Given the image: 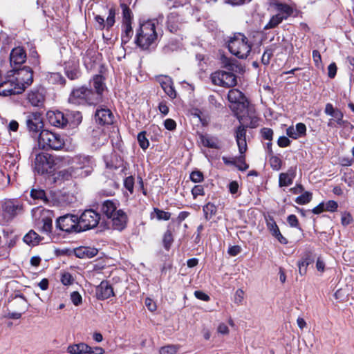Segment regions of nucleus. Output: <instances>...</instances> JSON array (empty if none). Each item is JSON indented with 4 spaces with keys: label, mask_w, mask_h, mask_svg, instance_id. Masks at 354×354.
Listing matches in <instances>:
<instances>
[{
    "label": "nucleus",
    "mask_w": 354,
    "mask_h": 354,
    "mask_svg": "<svg viewBox=\"0 0 354 354\" xmlns=\"http://www.w3.org/2000/svg\"><path fill=\"white\" fill-rule=\"evenodd\" d=\"M229 51L239 59H246L251 53L252 44L243 34L237 32L227 41Z\"/></svg>",
    "instance_id": "f257e3e1"
},
{
    "label": "nucleus",
    "mask_w": 354,
    "mask_h": 354,
    "mask_svg": "<svg viewBox=\"0 0 354 354\" xmlns=\"http://www.w3.org/2000/svg\"><path fill=\"white\" fill-rule=\"evenodd\" d=\"M156 20H149L140 24L137 30L136 43L142 49H148L155 44L158 34L156 30Z\"/></svg>",
    "instance_id": "f03ea898"
},
{
    "label": "nucleus",
    "mask_w": 354,
    "mask_h": 354,
    "mask_svg": "<svg viewBox=\"0 0 354 354\" xmlns=\"http://www.w3.org/2000/svg\"><path fill=\"white\" fill-rule=\"evenodd\" d=\"M72 165L66 170L71 177H85L93 169V160L89 156L80 155L72 160Z\"/></svg>",
    "instance_id": "7ed1b4c3"
},
{
    "label": "nucleus",
    "mask_w": 354,
    "mask_h": 354,
    "mask_svg": "<svg viewBox=\"0 0 354 354\" xmlns=\"http://www.w3.org/2000/svg\"><path fill=\"white\" fill-rule=\"evenodd\" d=\"M93 91L86 86L73 88L68 96V102L75 105H95L98 104Z\"/></svg>",
    "instance_id": "20e7f679"
},
{
    "label": "nucleus",
    "mask_w": 354,
    "mask_h": 354,
    "mask_svg": "<svg viewBox=\"0 0 354 354\" xmlns=\"http://www.w3.org/2000/svg\"><path fill=\"white\" fill-rule=\"evenodd\" d=\"M37 143L42 149L59 150L64 146V141L60 135L44 129L37 136Z\"/></svg>",
    "instance_id": "39448f33"
},
{
    "label": "nucleus",
    "mask_w": 354,
    "mask_h": 354,
    "mask_svg": "<svg viewBox=\"0 0 354 354\" xmlns=\"http://www.w3.org/2000/svg\"><path fill=\"white\" fill-rule=\"evenodd\" d=\"M246 130L245 127L241 125L237 128L236 131V141L240 153V156L236 158V165H234L238 167L239 170L245 171L248 168V165L245 161L244 153L247 150V142H246Z\"/></svg>",
    "instance_id": "423d86ee"
},
{
    "label": "nucleus",
    "mask_w": 354,
    "mask_h": 354,
    "mask_svg": "<svg viewBox=\"0 0 354 354\" xmlns=\"http://www.w3.org/2000/svg\"><path fill=\"white\" fill-rule=\"evenodd\" d=\"M10 77L14 80V82L18 87H23V91L33 82V72L28 66H24L19 69H13Z\"/></svg>",
    "instance_id": "0eeeda50"
},
{
    "label": "nucleus",
    "mask_w": 354,
    "mask_h": 354,
    "mask_svg": "<svg viewBox=\"0 0 354 354\" xmlns=\"http://www.w3.org/2000/svg\"><path fill=\"white\" fill-rule=\"evenodd\" d=\"M100 216L93 209L85 210L78 217L80 232L95 227L99 223Z\"/></svg>",
    "instance_id": "6e6552de"
},
{
    "label": "nucleus",
    "mask_w": 354,
    "mask_h": 354,
    "mask_svg": "<svg viewBox=\"0 0 354 354\" xmlns=\"http://www.w3.org/2000/svg\"><path fill=\"white\" fill-rule=\"evenodd\" d=\"M26 124L32 137H37L44 129V122L39 112H28L26 115Z\"/></svg>",
    "instance_id": "1a4fd4ad"
},
{
    "label": "nucleus",
    "mask_w": 354,
    "mask_h": 354,
    "mask_svg": "<svg viewBox=\"0 0 354 354\" xmlns=\"http://www.w3.org/2000/svg\"><path fill=\"white\" fill-rule=\"evenodd\" d=\"M324 112L326 115H330L331 118L328 122V127L330 128H339L346 127L350 124L347 120L343 119V113L337 109H335L333 106L328 103L326 105Z\"/></svg>",
    "instance_id": "9d476101"
},
{
    "label": "nucleus",
    "mask_w": 354,
    "mask_h": 354,
    "mask_svg": "<svg viewBox=\"0 0 354 354\" xmlns=\"http://www.w3.org/2000/svg\"><path fill=\"white\" fill-rule=\"evenodd\" d=\"M211 80L214 84L223 87H232L237 83L236 77L234 73L223 71L212 73Z\"/></svg>",
    "instance_id": "9b49d317"
},
{
    "label": "nucleus",
    "mask_w": 354,
    "mask_h": 354,
    "mask_svg": "<svg viewBox=\"0 0 354 354\" xmlns=\"http://www.w3.org/2000/svg\"><path fill=\"white\" fill-rule=\"evenodd\" d=\"M57 227L66 232H80L78 216L73 214H66L57 220Z\"/></svg>",
    "instance_id": "f8f14e48"
},
{
    "label": "nucleus",
    "mask_w": 354,
    "mask_h": 354,
    "mask_svg": "<svg viewBox=\"0 0 354 354\" xmlns=\"http://www.w3.org/2000/svg\"><path fill=\"white\" fill-rule=\"evenodd\" d=\"M23 209L22 204L16 199L6 200L2 205V210L4 216L7 219H11Z\"/></svg>",
    "instance_id": "ddd939ff"
},
{
    "label": "nucleus",
    "mask_w": 354,
    "mask_h": 354,
    "mask_svg": "<svg viewBox=\"0 0 354 354\" xmlns=\"http://www.w3.org/2000/svg\"><path fill=\"white\" fill-rule=\"evenodd\" d=\"M228 100L230 103L234 104L233 109L236 108L240 111L244 110L248 106V100L244 95L238 89L230 90L227 95Z\"/></svg>",
    "instance_id": "4468645a"
},
{
    "label": "nucleus",
    "mask_w": 354,
    "mask_h": 354,
    "mask_svg": "<svg viewBox=\"0 0 354 354\" xmlns=\"http://www.w3.org/2000/svg\"><path fill=\"white\" fill-rule=\"evenodd\" d=\"M115 10L113 8H110L109 10V15L106 19L100 15H96L95 17V21L97 25V28L100 30L102 29H110L115 24Z\"/></svg>",
    "instance_id": "2eb2a0df"
},
{
    "label": "nucleus",
    "mask_w": 354,
    "mask_h": 354,
    "mask_svg": "<svg viewBox=\"0 0 354 354\" xmlns=\"http://www.w3.org/2000/svg\"><path fill=\"white\" fill-rule=\"evenodd\" d=\"M22 92L23 87H18L11 77L9 80L0 83V95L9 96L19 94Z\"/></svg>",
    "instance_id": "dca6fc26"
},
{
    "label": "nucleus",
    "mask_w": 354,
    "mask_h": 354,
    "mask_svg": "<svg viewBox=\"0 0 354 354\" xmlns=\"http://www.w3.org/2000/svg\"><path fill=\"white\" fill-rule=\"evenodd\" d=\"M109 219L111 220L113 227L115 230L121 231L127 226L128 216L122 209H119Z\"/></svg>",
    "instance_id": "f3484780"
},
{
    "label": "nucleus",
    "mask_w": 354,
    "mask_h": 354,
    "mask_svg": "<svg viewBox=\"0 0 354 354\" xmlns=\"http://www.w3.org/2000/svg\"><path fill=\"white\" fill-rule=\"evenodd\" d=\"M47 118L50 124L57 127H64L68 124V118L59 111H50L47 113Z\"/></svg>",
    "instance_id": "a211bd4d"
},
{
    "label": "nucleus",
    "mask_w": 354,
    "mask_h": 354,
    "mask_svg": "<svg viewBox=\"0 0 354 354\" xmlns=\"http://www.w3.org/2000/svg\"><path fill=\"white\" fill-rule=\"evenodd\" d=\"M156 78L165 93L171 99L176 98V91L174 89L171 78L167 75H160Z\"/></svg>",
    "instance_id": "6ab92c4d"
},
{
    "label": "nucleus",
    "mask_w": 354,
    "mask_h": 354,
    "mask_svg": "<svg viewBox=\"0 0 354 354\" xmlns=\"http://www.w3.org/2000/svg\"><path fill=\"white\" fill-rule=\"evenodd\" d=\"M95 295L98 299L104 300L114 296L112 286L106 281H102L95 288Z\"/></svg>",
    "instance_id": "aec40b11"
},
{
    "label": "nucleus",
    "mask_w": 354,
    "mask_h": 354,
    "mask_svg": "<svg viewBox=\"0 0 354 354\" xmlns=\"http://www.w3.org/2000/svg\"><path fill=\"white\" fill-rule=\"evenodd\" d=\"M266 225L268 230L271 234L274 236L277 240L282 244H286L288 243L287 239L281 234L280 230L272 216H268L266 218Z\"/></svg>",
    "instance_id": "412c9836"
},
{
    "label": "nucleus",
    "mask_w": 354,
    "mask_h": 354,
    "mask_svg": "<svg viewBox=\"0 0 354 354\" xmlns=\"http://www.w3.org/2000/svg\"><path fill=\"white\" fill-rule=\"evenodd\" d=\"M93 86L94 87L95 91H93V95L96 96L97 102L98 103L102 101V93L106 88L105 84L104 82V78L102 75H97L93 79Z\"/></svg>",
    "instance_id": "4be33fe9"
},
{
    "label": "nucleus",
    "mask_w": 354,
    "mask_h": 354,
    "mask_svg": "<svg viewBox=\"0 0 354 354\" xmlns=\"http://www.w3.org/2000/svg\"><path fill=\"white\" fill-rule=\"evenodd\" d=\"M26 53L22 47L18 46L13 48L10 55L11 66L20 65L25 62Z\"/></svg>",
    "instance_id": "5701e85b"
},
{
    "label": "nucleus",
    "mask_w": 354,
    "mask_h": 354,
    "mask_svg": "<svg viewBox=\"0 0 354 354\" xmlns=\"http://www.w3.org/2000/svg\"><path fill=\"white\" fill-rule=\"evenodd\" d=\"M44 93V88L32 91L28 96L29 102L34 106H43L45 100Z\"/></svg>",
    "instance_id": "b1692460"
},
{
    "label": "nucleus",
    "mask_w": 354,
    "mask_h": 354,
    "mask_svg": "<svg viewBox=\"0 0 354 354\" xmlns=\"http://www.w3.org/2000/svg\"><path fill=\"white\" fill-rule=\"evenodd\" d=\"M95 120L101 124H110L113 122V115L109 109L102 108L95 113Z\"/></svg>",
    "instance_id": "393cba45"
},
{
    "label": "nucleus",
    "mask_w": 354,
    "mask_h": 354,
    "mask_svg": "<svg viewBox=\"0 0 354 354\" xmlns=\"http://www.w3.org/2000/svg\"><path fill=\"white\" fill-rule=\"evenodd\" d=\"M49 169V162L46 156L39 153L35 160V169L38 174H44L47 173Z\"/></svg>",
    "instance_id": "a878e982"
},
{
    "label": "nucleus",
    "mask_w": 354,
    "mask_h": 354,
    "mask_svg": "<svg viewBox=\"0 0 354 354\" xmlns=\"http://www.w3.org/2000/svg\"><path fill=\"white\" fill-rule=\"evenodd\" d=\"M296 175V169L291 167L287 172L281 173L279 178V187H287L293 183V180Z\"/></svg>",
    "instance_id": "bb28decb"
},
{
    "label": "nucleus",
    "mask_w": 354,
    "mask_h": 354,
    "mask_svg": "<svg viewBox=\"0 0 354 354\" xmlns=\"http://www.w3.org/2000/svg\"><path fill=\"white\" fill-rule=\"evenodd\" d=\"M98 251L95 248L81 246L74 250L75 255L80 259L92 258L97 255Z\"/></svg>",
    "instance_id": "cd10ccee"
},
{
    "label": "nucleus",
    "mask_w": 354,
    "mask_h": 354,
    "mask_svg": "<svg viewBox=\"0 0 354 354\" xmlns=\"http://www.w3.org/2000/svg\"><path fill=\"white\" fill-rule=\"evenodd\" d=\"M118 210V204L111 200L104 201L101 207V212L108 218H110Z\"/></svg>",
    "instance_id": "c85d7f7f"
},
{
    "label": "nucleus",
    "mask_w": 354,
    "mask_h": 354,
    "mask_svg": "<svg viewBox=\"0 0 354 354\" xmlns=\"http://www.w3.org/2000/svg\"><path fill=\"white\" fill-rule=\"evenodd\" d=\"M200 141L204 147L219 149L221 147L218 138L209 135H200Z\"/></svg>",
    "instance_id": "c756f323"
},
{
    "label": "nucleus",
    "mask_w": 354,
    "mask_h": 354,
    "mask_svg": "<svg viewBox=\"0 0 354 354\" xmlns=\"http://www.w3.org/2000/svg\"><path fill=\"white\" fill-rule=\"evenodd\" d=\"M67 352L70 354H88L91 353V346L82 342L70 344L67 347Z\"/></svg>",
    "instance_id": "7c9ffc66"
},
{
    "label": "nucleus",
    "mask_w": 354,
    "mask_h": 354,
    "mask_svg": "<svg viewBox=\"0 0 354 354\" xmlns=\"http://www.w3.org/2000/svg\"><path fill=\"white\" fill-rule=\"evenodd\" d=\"M277 13L283 17L284 20L287 19L293 14V8L288 4L277 3H275Z\"/></svg>",
    "instance_id": "2f4dec72"
},
{
    "label": "nucleus",
    "mask_w": 354,
    "mask_h": 354,
    "mask_svg": "<svg viewBox=\"0 0 354 354\" xmlns=\"http://www.w3.org/2000/svg\"><path fill=\"white\" fill-rule=\"evenodd\" d=\"M313 262V259L310 252H307L298 262L299 272L301 275H305L307 272L308 266Z\"/></svg>",
    "instance_id": "473e14b6"
},
{
    "label": "nucleus",
    "mask_w": 354,
    "mask_h": 354,
    "mask_svg": "<svg viewBox=\"0 0 354 354\" xmlns=\"http://www.w3.org/2000/svg\"><path fill=\"white\" fill-rule=\"evenodd\" d=\"M41 239L39 235H38L33 230H30L28 233H27L24 237V241L28 245H35L39 243Z\"/></svg>",
    "instance_id": "72a5a7b5"
},
{
    "label": "nucleus",
    "mask_w": 354,
    "mask_h": 354,
    "mask_svg": "<svg viewBox=\"0 0 354 354\" xmlns=\"http://www.w3.org/2000/svg\"><path fill=\"white\" fill-rule=\"evenodd\" d=\"M66 117L68 118V124L71 127H75L82 122V117L79 111L71 112Z\"/></svg>",
    "instance_id": "f704fd0d"
},
{
    "label": "nucleus",
    "mask_w": 354,
    "mask_h": 354,
    "mask_svg": "<svg viewBox=\"0 0 354 354\" xmlns=\"http://www.w3.org/2000/svg\"><path fill=\"white\" fill-rule=\"evenodd\" d=\"M124 30L121 36L122 44H126L133 35L131 24H123Z\"/></svg>",
    "instance_id": "c9c22d12"
},
{
    "label": "nucleus",
    "mask_w": 354,
    "mask_h": 354,
    "mask_svg": "<svg viewBox=\"0 0 354 354\" xmlns=\"http://www.w3.org/2000/svg\"><path fill=\"white\" fill-rule=\"evenodd\" d=\"M48 80L52 84H58L64 85L65 84V79L59 73H50L47 75Z\"/></svg>",
    "instance_id": "e433bc0d"
},
{
    "label": "nucleus",
    "mask_w": 354,
    "mask_h": 354,
    "mask_svg": "<svg viewBox=\"0 0 354 354\" xmlns=\"http://www.w3.org/2000/svg\"><path fill=\"white\" fill-rule=\"evenodd\" d=\"M216 207L211 203H208L203 207V212L207 220H209L216 212Z\"/></svg>",
    "instance_id": "4c0bfd02"
},
{
    "label": "nucleus",
    "mask_w": 354,
    "mask_h": 354,
    "mask_svg": "<svg viewBox=\"0 0 354 354\" xmlns=\"http://www.w3.org/2000/svg\"><path fill=\"white\" fill-rule=\"evenodd\" d=\"M284 19L283 17L279 16L277 13L273 15L268 23L265 26V29H271L277 27L279 24H281Z\"/></svg>",
    "instance_id": "58836bf2"
},
{
    "label": "nucleus",
    "mask_w": 354,
    "mask_h": 354,
    "mask_svg": "<svg viewBox=\"0 0 354 354\" xmlns=\"http://www.w3.org/2000/svg\"><path fill=\"white\" fill-rule=\"evenodd\" d=\"M122 9L123 24H131L132 13L129 8L125 5H121Z\"/></svg>",
    "instance_id": "ea45409f"
},
{
    "label": "nucleus",
    "mask_w": 354,
    "mask_h": 354,
    "mask_svg": "<svg viewBox=\"0 0 354 354\" xmlns=\"http://www.w3.org/2000/svg\"><path fill=\"white\" fill-rule=\"evenodd\" d=\"M30 196L35 200H39L44 202L47 201L46 193L42 189H32L30 192Z\"/></svg>",
    "instance_id": "a19ab883"
},
{
    "label": "nucleus",
    "mask_w": 354,
    "mask_h": 354,
    "mask_svg": "<svg viewBox=\"0 0 354 354\" xmlns=\"http://www.w3.org/2000/svg\"><path fill=\"white\" fill-rule=\"evenodd\" d=\"M312 199V194L308 192H304L295 198V203L299 205H305L308 203Z\"/></svg>",
    "instance_id": "79ce46f5"
},
{
    "label": "nucleus",
    "mask_w": 354,
    "mask_h": 354,
    "mask_svg": "<svg viewBox=\"0 0 354 354\" xmlns=\"http://www.w3.org/2000/svg\"><path fill=\"white\" fill-rule=\"evenodd\" d=\"M138 142L139 143L140 147L145 150L149 147V142L148 139L146 138V132L141 131L138 135Z\"/></svg>",
    "instance_id": "37998d69"
},
{
    "label": "nucleus",
    "mask_w": 354,
    "mask_h": 354,
    "mask_svg": "<svg viewBox=\"0 0 354 354\" xmlns=\"http://www.w3.org/2000/svg\"><path fill=\"white\" fill-rule=\"evenodd\" d=\"M180 348L179 345H167L160 349V354H175Z\"/></svg>",
    "instance_id": "c03bdc74"
},
{
    "label": "nucleus",
    "mask_w": 354,
    "mask_h": 354,
    "mask_svg": "<svg viewBox=\"0 0 354 354\" xmlns=\"http://www.w3.org/2000/svg\"><path fill=\"white\" fill-rule=\"evenodd\" d=\"M178 21V17L174 14H171L168 17L167 26L171 32H175L178 29V26L174 24Z\"/></svg>",
    "instance_id": "a18cd8bd"
},
{
    "label": "nucleus",
    "mask_w": 354,
    "mask_h": 354,
    "mask_svg": "<svg viewBox=\"0 0 354 354\" xmlns=\"http://www.w3.org/2000/svg\"><path fill=\"white\" fill-rule=\"evenodd\" d=\"M53 227V222L50 218H46L42 220V226L41 227V230L43 232L46 234H49L51 232Z\"/></svg>",
    "instance_id": "49530a36"
},
{
    "label": "nucleus",
    "mask_w": 354,
    "mask_h": 354,
    "mask_svg": "<svg viewBox=\"0 0 354 354\" xmlns=\"http://www.w3.org/2000/svg\"><path fill=\"white\" fill-rule=\"evenodd\" d=\"M173 242V236L171 231L167 230L163 237L164 246L167 250H169Z\"/></svg>",
    "instance_id": "de8ad7c7"
},
{
    "label": "nucleus",
    "mask_w": 354,
    "mask_h": 354,
    "mask_svg": "<svg viewBox=\"0 0 354 354\" xmlns=\"http://www.w3.org/2000/svg\"><path fill=\"white\" fill-rule=\"evenodd\" d=\"M154 212L156 213V218L158 220L168 221L171 216V214L169 212H165L157 208L154 209Z\"/></svg>",
    "instance_id": "09e8293b"
},
{
    "label": "nucleus",
    "mask_w": 354,
    "mask_h": 354,
    "mask_svg": "<svg viewBox=\"0 0 354 354\" xmlns=\"http://www.w3.org/2000/svg\"><path fill=\"white\" fill-rule=\"evenodd\" d=\"M271 167L274 170H279L281 167V160L277 156H272L270 159Z\"/></svg>",
    "instance_id": "8fccbe9b"
},
{
    "label": "nucleus",
    "mask_w": 354,
    "mask_h": 354,
    "mask_svg": "<svg viewBox=\"0 0 354 354\" xmlns=\"http://www.w3.org/2000/svg\"><path fill=\"white\" fill-rule=\"evenodd\" d=\"M124 185L125 188L132 194L133 192L134 178L133 176H128L124 180Z\"/></svg>",
    "instance_id": "3c124183"
},
{
    "label": "nucleus",
    "mask_w": 354,
    "mask_h": 354,
    "mask_svg": "<svg viewBox=\"0 0 354 354\" xmlns=\"http://www.w3.org/2000/svg\"><path fill=\"white\" fill-rule=\"evenodd\" d=\"M244 299V292L242 289H238L235 294L234 297V301L235 304L239 305L241 304Z\"/></svg>",
    "instance_id": "603ef678"
},
{
    "label": "nucleus",
    "mask_w": 354,
    "mask_h": 354,
    "mask_svg": "<svg viewBox=\"0 0 354 354\" xmlns=\"http://www.w3.org/2000/svg\"><path fill=\"white\" fill-rule=\"evenodd\" d=\"M190 179L194 183H200L203 180V173L199 171H192L190 174Z\"/></svg>",
    "instance_id": "864d4df0"
},
{
    "label": "nucleus",
    "mask_w": 354,
    "mask_h": 354,
    "mask_svg": "<svg viewBox=\"0 0 354 354\" xmlns=\"http://www.w3.org/2000/svg\"><path fill=\"white\" fill-rule=\"evenodd\" d=\"M295 128L298 138L306 135V127L304 123H297Z\"/></svg>",
    "instance_id": "5fc2aeb1"
},
{
    "label": "nucleus",
    "mask_w": 354,
    "mask_h": 354,
    "mask_svg": "<svg viewBox=\"0 0 354 354\" xmlns=\"http://www.w3.org/2000/svg\"><path fill=\"white\" fill-rule=\"evenodd\" d=\"M192 194L194 198L198 196H203L205 194L204 188L202 185H195L192 189Z\"/></svg>",
    "instance_id": "6e6d98bb"
},
{
    "label": "nucleus",
    "mask_w": 354,
    "mask_h": 354,
    "mask_svg": "<svg viewBox=\"0 0 354 354\" xmlns=\"http://www.w3.org/2000/svg\"><path fill=\"white\" fill-rule=\"evenodd\" d=\"M261 133L264 139L268 140L269 141H271L272 140L273 131L271 129L263 128L261 129Z\"/></svg>",
    "instance_id": "4d7b16f0"
},
{
    "label": "nucleus",
    "mask_w": 354,
    "mask_h": 354,
    "mask_svg": "<svg viewBox=\"0 0 354 354\" xmlns=\"http://www.w3.org/2000/svg\"><path fill=\"white\" fill-rule=\"evenodd\" d=\"M71 299L75 306H78L82 303V298L78 292H73L71 295Z\"/></svg>",
    "instance_id": "13d9d810"
},
{
    "label": "nucleus",
    "mask_w": 354,
    "mask_h": 354,
    "mask_svg": "<svg viewBox=\"0 0 354 354\" xmlns=\"http://www.w3.org/2000/svg\"><path fill=\"white\" fill-rule=\"evenodd\" d=\"M73 280L74 279H73V277L68 272L64 273L61 278L62 283L65 286L72 284L73 282Z\"/></svg>",
    "instance_id": "bf43d9fd"
},
{
    "label": "nucleus",
    "mask_w": 354,
    "mask_h": 354,
    "mask_svg": "<svg viewBox=\"0 0 354 354\" xmlns=\"http://www.w3.org/2000/svg\"><path fill=\"white\" fill-rule=\"evenodd\" d=\"M326 211L335 212L338 207V204L335 201H328L324 204Z\"/></svg>",
    "instance_id": "052dcab7"
},
{
    "label": "nucleus",
    "mask_w": 354,
    "mask_h": 354,
    "mask_svg": "<svg viewBox=\"0 0 354 354\" xmlns=\"http://www.w3.org/2000/svg\"><path fill=\"white\" fill-rule=\"evenodd\" d=\"M272 56V52L270 50H267L264 52L261 57V62L263 64L268 65L270 63V58Z\"/></svg>",
    "instance_id": "680f3d73"
},
{
    "label": "nucleus",
    "mask_w": 354,
    "mask_h": 354,
    "mask_svg": "<svg viewBox=\"0 0 354 354\" xmlns=\"http://www.w3.org/2000/svg\"><path fill=\"white\" fill-rule=\"evenodd\" d=\"M287 221L290 227H297L299 225V221L297 216L294 214H291L288 216Z\"/></svg>",
    "instance_id": "e2e57ef3"
},
{
    "label": "nucleus",
    "mask_w": 354,
    "mask_h": 354,
    "mask_svg": "<svg viewBox=\"0 0 354 354\" xmlns=\"http://www.w3.org/2000/svg\"><path fill=\"white\" fill-rule=\"evenodd\" d=\"M165 127L169 131H173L176 127V122L172 119H167L165 121Z\"/></svg>",
    "instance_id": "0e129e2a"
},
{
    "label": "nucleus",
    "mask_w": 354,
    "mask_h": 354,
    "mask_svg": "<svg viewBox=\"0 0 354 354\" xmlns=\"http://www.w3.org/2000/svg\"><path fill=\"white\" fill-rule=\"evenodd\" d=\"M277 144L280 147H286L290 145V141L286 136H281L277 141Z\"/></svg>",
    "instance_id": "69168bd1"
},
{
    "label": "nucleus",
    "mask_w": 354,
    "mask_h": 354,
    "mask_svg": "<svg viewBox=\"0 0 354 354\" xmlns=\"http://www.w3.org/2000/svg\"><path fill=\"white\" fill-rule=\"evenodd\" d=\"M66 76L68 77V78L73 80L78 78L80 73H79L78 70L73 69V70H71V71L66 70Z\"/></svg>",
    "instance_id": "338daca9"
},
{
    "label": "nucleus",
    "mask_w": 354,
    "mask_h": 354,
    "mask_svg": "<svg viewBox=\"0 0 354 354\" xmlns=\"http://www.w3.org/2000/svg\"><path fill=\"white\" fill-rule=\"evenodd\" d=\"M194 295L197 299L205 301H207L210 299L209 297L207 294L200 290L195 291Z\"/></svg>",
    "instance_id": "774afa93"
}]
</instances>
